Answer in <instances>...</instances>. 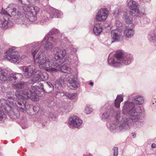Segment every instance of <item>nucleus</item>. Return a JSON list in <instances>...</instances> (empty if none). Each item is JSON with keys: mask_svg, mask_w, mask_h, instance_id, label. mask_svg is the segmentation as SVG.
Here are the masks:
<instances>
[{"mask_svg": "<svg viewBox=\"0 0 156 156\" xmlns=\"http://www.w3.org/2000/svg\"><path fill=\"white\" fill-rule=\"evenodd\" d=\"M109 113L107 112L105 113H104L102 115V118L103 119H107L109 115Z\"/></svg>", "mask_w": 156, "mask_h": 156, "instance_id": "ea45409f", "label": "nucleus"}, {"mask_svg": "<svg viewBox=\"0 0 156 156\" xmlns=\"http://www.w3.org/2000/svg\"><path fill=\"white\" fill-rule=\"evenodd\" d=\"M15 96L16 97V100H15L16 101H25L26 102L25 104L24 105L22 104V105H24L26 108L25 109V111L24 112H21L23 113H26L27 111L30 109L31 108V105L27 104V101L24 98V96L23 93V92L20 91H17L15 93Z\"/></svg>", "mask_w": 156, "mask_h": 156, "instance_id": "ddd939ff", "label": "nucleus"}, {"mask_svg": "<svg viewBox=\"0 0 156 156\" xmlns=\"http://www.w3.org/2000/svg\"><path fill=\"white\" fill-rule=\"evenodd\" d=\"M119 14V11L118 10L117 11V12L116 11L114 13V16H118V14Z\"/></svg>", "mask_w": 156, "mask_h": 156, "instance_id": "79ce46f5", "label": "nucleus"}, {"mask_svg": "<svg viewBox=\"0 0 156 156\" xmlns=\"http://www.w3.org/2000/svg\"><path fill=\"white\" fill-rule=\"evenodd\" d=\"M16 109L13 110L12 109V106L9 104L7 101L4 99L0 100V107L3 108L6 112L8 113V115L12 119H16L19 117L20 114L18 112H21L17 110L16 106Z\"/></svg>", "mask_w": 156, "mask_h": 156, "instance_id": "0eeeda50", "label": "nucleus"}, {"mask_svg": "<svg viewBox=\"0 0 156 156\" xmlns=\"http://www.w3.org/2000/svg\"><path fill=\"white\" fill-rule=\"evenodd\" d=\"M118 148L117 147H115L113 148L114 151V156H117L118 154Z\"/></svg>", "mask_w": 156, "mask_h": 156, "instance_id": "4c0bfd02", "label": "nucleus"}, {"mask_svg": "<svg viewBox=\"0 0 156 156\" xmlns=\"http://www.w3.org/2000/svg\"><path fill=\"white\" fill-rule=\"evenodd\" d=\"M6 118V115L3 112L0 110V120L1 121L5 120Z\"/></svg>", "mask_w": 156, "mask_h": 156, "instance_id": "72a5a7b5", "label": "nucleus"}, {"mask_svg": "<svg viewBox=\"0 0 156 156\" xmlns=\"http://www.w3.org/2000/svg\"><path fill=\"white\" fill-rule=\"evenodd\" d=\"M134 104L132 102H125L122 109L123 113L124 115L129 114L131 118L123 119L119 123L118 119L120 117V112L118 111L116 116V121L114 124L115 125L114 129L118 128L121 130L123 129H128L132 124L133 120L136 121L139 119L142 113L141 108L140 106L134 108Z\"/></svg>", "mask_w": 156, "mask_h": 156, "instance_id": "f257e3e1", "label": "nucleus"}, {"mask_svg": "<svg viewBox=\"0 0 156 156\" xmlns=\"http://www.w3.org/2000/svg\"><path fill=\"white\" fill-rule=\"evenodd\" d=\"M132 58L130 55H124L122 51H119L116 52L113 58L108 59V62L110 65L115 66H119L122 63L127 65L130 63Z\"/></svg>", "mask_w": 156, "mask_h": 156, "instance_id": "39448f33", "label": "nucleus"}, {"mask_svg": "<svg viewBox=\"0 0 156 156\" xmlns=\"http://www.w3.org/2000/svg\"><path fill=\"white\" fill-rule=\"evenodd\" d=\"M41 72H38L36 73V74L32 78L28 81V83L30 84H34L39 80H41Z\"/></svg>", "mask_w": 156, "mask_h": 156, "instance_id": "412c9836", "label": "nucleus"}, {"mask_svg": "<svg viewBox=\"0 0 156 156\" xmlns=\"http://www.w3.org/2000/svg\"><path fill=\"white\" fill-rule=\"evenodd\" d=\"M64 95L70 99H74L76 97L75 93H69L66 92L64 94Z\"/></svg>", "mask_w": 156, "mask_h": 156, "instance_id": "7c9ffc66", "label": "nucleus"}, {"mask_svg": "<svg viewBox=\"0 0 156 156\" xmlns=\"http://www.w3.org/2000/svg\"><path fill=\"white\" fill-rule=\"evenodd\" d=\"M68 122L71 125H73L74 127L77 128L81 125L83 123L82 121L75 115H73L69 118Z\"/></svg>", "mask_w": 156, "mask_h": 156, "instance_id": "dca6fc26", "label": "nucleus"}, {"mask_svg": "<svg viewBox=\"0 0 156 156\" xmlns=\"http://www.w3.org/2000/svg\"><path fill=\"white\" fill-rule=\"evenodd\" d=\"M44 85L46 88H49V90H47V92H51L54 89V86L50 82H44Z\"/></svg>", "mask_w": 156, "mask_h": 156, "instance_id": "cd10ccee", "label": "nucleus"}, {"mask_svg": "<svg viewBox=\"0 0 156 156\" xmlns=\"http://www.w3.org/2000/svg\"><path fill=\"white\" fill-rule=\"evenodd\" d=\"M35 67L33 65L23 66V69L26 78H30L34 75L35 71Z\"/></svg>", "mask_w": 156, "mask_h": 156, "instance_id": "4468645a", "label": "nucleus"}, {"mask_svg": "<svg viewBox=\"0 0 156 156\" xmlns=\"http://www.w3.org/2000/svg\"><path fill=\"white\" fill-rule=\"evenodd\" d=\"M123 100V96L122 95H118L115 101V105L117 108H119L120 104Z\"/></svg>", "mask_w": 156, "mask_h": 156, "instance_id": "4be33fe9", "label": "nucleus"}, {"mask_svg": "<svg viewBox=\"0 0 156 156\" xmlns=\"http://www.w3.org/2000/svg\"><path fill=\"white\" fill-rule=\"evenodd\" d=\"M50 13H47L50 18L53 17H58L59 16L60 11L58 10L53 8H52L50 9Z\"/></svg>", "mask_w": 156, "mask_h": 156, "instance_id": "aec40b11", "label": "nucleus"}, {"mask_svg": "<svg viewBox=\"0 0 156 156\" xmlns=\"http://www.w3.org/2000/svg\"><path fill=\"white\" fill-rule=\"evenodd\" d=\"M26 83L21 82L14 84L13 86L16 89H20L24 87V86H26Z\"/></svg>", "mask_w": 156, "mask_h": 156, "instance_id": "a878e982", "label": "nucleus"}, {"mask_svg": "<svg viewBox=\"0 0 156 156\" xmlns=\"http://www.w3.org/2000/svg\"><path fill=\"white\" fill-rule=\"evenodd\" d=\"M155 102H156V101H155Z\"/></svg>", "mask_w": 156, "mask_h": 156, "instance_id": "de8ad7c7", "label": "nucleus"}, {"mask_svg": "<svg viewBox=\"0 0 156 156\" xmlns=\"http://www.w3.org/2000/svg\"><path fill=\"white\" fill-rule=\"evenodd\" d=\"M151 147L153 148L155 147V144L154 143H153L151 145Z\"/></svg>", "mask_w": 156, "mask_h": 156, "instance_id": "37998d69", "label": "nucleus"}, {"mask_svg": "<svg viewBox=\"0 0 156 156\" xmlns=\"http://www.w3.org/2000/svg\"><path fill=\"white\" fill-rule=\"evenodd\" d=\"M128 6L130 9L132 10L130 12V14L131 15L133 14V11L137 13H139V5L137 2L132 0H129V1H128Z\"/></svg>", "mask_w": 156, "mask_h": 156, "instance_id": "2eb2a0df", "label": "nucleus"}, {"mask_svg": "<svg viewBox=\"0 0 156 156\" xmlns=\"http://www.w3.org/2000/svg\"><path fill=\"white\" fill-rule=\"evenodd\" d=\"M83 156H87L86 155V154H84Z\"/></svg>", "mask_w": 156, "mask_h": 156, "instance_id": "49530a36", "label": "nucleus"}, {"mask_svg": "<svg viewBox=\"0 0 156 156\" xmlns=\"http://www.w3.org/2000/svg\"><path fill=\"white\" fill-rule=\"evenodd\" d=\"M92 111L91 108H89L88 107L86 106L85 108V112L87 114L90 113Z\"/></svg>", "mask_w": 156, "mask_h": 156, "instance_id": "e433bc0d", "label": "nucleus"}, {"mask_svg": "<svg viewBox=\"0 0 156 156\" xmlns=\"http://www.w3.org/2000/svg\"><path fill=\"white\" fill-rule=\"evenodd\" d=\"M59 30L57 29H52L51 31L44 38L42 41L41 44L47 50H51L53 47V44L50 41L55 42L54 38V35L59 33Z\"/></svg>", "mask_w": 156, "mask_h": 156, "instance_id": "423d86ee", "label": "nucleus"}, {"mask_svg": "<svg viewBox=\"0 0 156 156\" xmlns=\"http://www.w3.org/2000/svg\"><path fill=\"white\" fill-rule=\"evenodd\" d=\"M31 90L25 89L23 91V93L24 96V98L27 99L31 98L33 100L36 101L37 96L38 94L37 93V87L31 86Z\"/></svg>", "mask_w": 156, "mask_h": 156, "instance_id": "9d476101", "label": "nucleus"}, {"mask_svg": "<svg viewBox=\"0 0 156 156\" xmlns=\"http://www.w3.org/2000/svg\"><path fill=\"white\" fill-rule=\"evenodd\" d=\"M44 87H45V86L44 85V84H41V88L42 89L43 91L45 93H51V92H47V90H49V88H46V87H45V88H44Z\"/></svg>", "mask_w": 156, "mask_h": 156, "instance_id": "c9c22d12", "label": "nucleus"}, {"mask_svg": "<svg viewBox=\"0 0 156 156\" xmlns=\"http://www.w3.org/2000/svg\"><path fill=\"white\" fill-rule=\"evenodd\" d=\"M9 26L8 21L4 18L1 19L0 20V27L2 29L7 28L8 26H9Z\"/></svg>", "mask_w": 156, "mask_h": 156, "instance_id": "b1692460", "label": "nucleus"}, {"mask_svg": "<svg viewBox=\"0 0 156 156\" xmlns=\"http://www.w3.org/2000/svg\"><path fill=\"white\" fill-rule=\"evenodd\" d=\"M0 13L2 15H5L7 16H10L9 13L7 12L6 11L3 9H2L1 11L0 12Z\"/></svg>", "mask_w": 156, "mask_h": 156, "instance_id": "58836bf2", "label": "nucleus"}, {"mask_svg": "<svg viewBox=\"0 0 156 156\" xmlns=\"http://www.w3.org/2000/svg\"><path fill=\"white\" fill-rule=\"evenodd\" d=\"M53 51L55 55V59H56L53 61L54 67H58L59 71L61 72L65 73H71L72 70L70 68L67 67L66 65H62L58 63L59 62L62 63L64 62V57L66 54V50L63 49L61 50L58 47H56L54 48Z\"/></svg>", "mask_w": 156, "mask_h": 156, "instance_id": "7ed1b4c3", "label": "nucleus"}, {"mask_svg": "<svg viewBox=\"0 0 156 156\" xmlns=\"http://www.w3.org/2000/svg\"><path fill=\"white\" fill-rule=\"evenodd\" d=\"M23 78V75L21 73H12L9 76L6 71L2 70L0 67V80L3 81L7 80L16 82V80L19 81Z\"/></svg>", "mask_w": 156, "mask_h": 156, "instance_id": "6e6552de", "label": "nucleus"}, {"mask_svg": "<svg viewBox=\"0 0 156 156\" xmlns=\"http://www.w3.org/2000/svg\"><path fill=\"white\" fill-rule=\"evenodd\" d=\"M31 52L34 58V62L38 63L39 67L42 69L44 68H48L51 66V62L49 59L46 57L44 53L39 52L36 55L39 49L41 47V45L38 43L34 42L31 45Z\"/></svg>", "mask_w": 156, "mask_h": 156, "instance_id": "f03ea898", "label": "nucleus"}, {"mask_svg": "<svg viewBox=\"0 0 156 156\" xmlns=\"http://www.w3.org/2000/svg\"><path fill=\"white\" fill-rule=\"evenodd\" d=\"M89 84L91 86H93L94 85V83L93 82H90V83H89Z\"/></svg>", "mask_w": 156, "mask_h": 156, "instance_id": "a18cd8bd", "label": "nucleus"}, {"mask_svg": "<svg viewBox=\"0 0 156 156\" xmlns=\"http://www.w3.org/2000/svg\"><path fill=\"white\" fill-rule=\"evenodd\" d=\"M13 94H12L11 92H9L7 93L6 97L7 98V100L9 102L10 105H12V106H16L17 107V110L19 112H24L26 108L24 105H23L22 104L24 105L25 103L26 102L24 101H16L14 99V98L13 97Z\"/></svg>", "mask_w": 156, "mask_h": 156, "instance_id": "1a4fd4ad", "label": "nucleus"}, {"mask_svg": "<svg viewBox=\"0 0 156 156\" xmlns=\"http://www.w3.org/2000/svg\"><path fill=\"white\" fill-rule=\"evenodd\" d=\"M48 75L46 72L41 73V80L44 81L47 80L48 78Z\"/></svg>", "mask_w": 156, "mask_h": 156, "instance_id": "2f4dec72", "label": "nucleus"}, {"mask_svg": "<svg viewBox=\"0 0 156 156\" xmlns=\"http://www.w3.org/2000/svg\"><path fill=\"white\" fill-rule=\"evenodd\" d=\"M124 34L126 37H130L133 35L134 30L132 28H126L124 31Z\"/></svg>", "mask_w": 156, "mask_h": 156, "instance_id": "5701e85b", "label": "nucleus"}, {"mask_svg": "<svg viewBox=\"0 0 156 156\" xmlns=\"http://www.w3.org/2000/svg\"><path fill=\"white\" fill-rule=\"evenodd\" d=\"M49 18V17L48 15V14L46 15V16H42L40 20V23L41 25L44 24V23H45L48 20V19Z\"/></svg>", "mask_w": 156, "mask_h": 156, "instance_id": "c85d7f7f", "label": "nucleus"}, {"mask_svg": "<svg viewBox=\"0 0 156 156\" xmlns=\"http://www.w3.org/2000/svg\"><path fill=\"white\" fill-rule=\"evenodd\" d=\"M15 49L16 47H14L9 48L7 51L10 53L5 56L4 58L13 63H15L21 59V57L19 55L18 52L13 51Z\"/></svg>", "mask_w": 156, "mask_h": 156, "instance_id": "9b49d317", "label": "nucleus"}, {"mask_svg": "<svg viewBox=\"0 0 156 156\" xmlns=\"http://www.w3.org/2000/svg\"><path fill=\"white\" fill-rule=\"evenodd\" d=\"M102 27L101 23L96 24L93 27V32L96 35H99L102 31Z\"/></svg>", "mask_w": 156, "mask_h": 156, "instance_id": "a211bd4d", "label": "nucleus"}, {"mask_svg": "<svg viewBox=\"0 0 156 156\" xmlns=\"http://www.w3.org/2000/svg\"><path fill=\"white\" fill-rule=\"evenodd\" d=\"M132 101L135 102L136 104L141 105L144 102V99L143 97L138 96H136Z\"/></svg>", "mask_w": 156, "mask_h": 156, "instance_id": "393cba45", "label": "nucleus"}, {"mask_svg": "<svg viewBox=\"0 0 156 156\" xmlns=\"http://www.w3.org/2000/svg\"><path fill=\"white\" fill-rule=\"evenodd\" d=\"M11 14L14 16H20L21 15V12L20 11L17 10L16 8H14L12 9V11L11 12Z\"/></svg>", "mask_w": 156, "mask_h": 156, "instance_id": "c756f323", "label": "nucleus"}, {"mask_svg": "<svg viewBox=\"0 0 156 156\" xmlns=\"http://www.w3.org/2000/svg\"><path fill=\"white\" fill-rule=\"evenodd\" d=\"M50 62H51V66L48 68H44V69L47 71L52 72H57L58 71H59L58 68V69H56L55 68H51V67L54 66H54L53 65V62H52V61L51 60H50Z\"/></svg>", "mask_w": 156, "mask_h": 156, "instance_id": "bb28decb", "label": "nucleus"}, {"mask_svg": "<svg viewBox=\"0 0 156 156\" xmlns=\"http://www.w3.org/2000/svg\"><path fill=\"white\" fill-rule=\"evenodd\" d=\"M33 110L35 113H37L40 110V108L38 106H34L33 108Z\"/></svg>", "mask_w": 156, "mask_h": 156, "instance_id": "a19ab883", "label": "nucleus"}, {"mask_svg": "<svg viewBox=\"0 0 156 156\" xmlns=\"http://www.w3.org/2000/svg\"><path fill=\"white\" fill-rule=\"evenodd\" d=\"M132 134L133 138H135L136 137V134L135 133H132Z\"/></svg>", "mask_w": 156, "mask_h": 156, "instance_id": "c03bdc74", "label": "nucleus"}, {"mask_svg": "<svg viewBox=\"0 0 156 156\" xmlns=\"http://www.w3.org/2000/svg\"><path fill=\"white\" fill-rule=\"evenodd\" d=\"M151 38L154 42V44L156 46V34H151Z\"/></svg>", "mask_w": 156, "mask_h": 156, "instance_id": "f704fd0d", "label": "nucleus"}, {"mask_svg": "<svg viewBox=\"0 0 156 156\" xmlns=\"http://www.w3.org/2000/svg\"><path fill=\"white\" fill-rule=\"evenodd\" d=\"M123 19H125V21L127 23L131 24V18L129 17V16H128L126 14L124 15L123 17Z\"/></svg>", "mask_w": 156, "mask_h": 156, "instance_id": "473e14b6", "label": "nucleus"}, {"mask_svg": "<svg viewBox=\"0 0 156 156\" xmlns=\"http://www.w3.org/2000/svg\"><path fill=\"white\" fill-rule=\"evenodd\" d=\"M122 33L118 29L112 30L111 31V35L113 41L112 43L116 41H118L120 39Z\"/></svg>", "mask_w": 156, "mask_h": 156, "instance_id": "f3484780", "label": "nucleus"}, {"mask_svg": "<svg viewBox=\"0 0 156 156\" xmlns=\"http://www.w3.org/2000/svg\"><path fill=\"white\" fill-rule=\"evenodd\" d=\"M20 2L25 5L23 8V12L25 17L30 21L33 22L37 19V15L40 11L37 6H33L29 0H20Z\"/></svg>", "mask_w": 156, "mask_h": 156, "instance_id": "20e7f679", "label": "nucleus"}, {"mask_svg": "<svg viewBox=\"0 0 156 156\" xmlns=\"http://www.w3.org/2000/svg\"><path fill=\"white\" fill-rule=\"evenodd\" d=\"M108 11L107 9L101 8L96 15V20L98 22H103L105 21L108 16Z\"/></svg>", "mask_w": 156, "mask_h": 156, "instance_id": "f8f14e48", "label": "nucleus"}, {"mask_svg": "<svg viewBox=\"0 0 156 156\" xmlns=\"http://www.w3.org/2000/svg\"><path fill=\"white\" fill-rule=\"evenodd\" d=\"M68 81L70 86L73 88H76L78 87V83L75 80V78L73 76H71L69 77Z\"/></svg>", "mask_w": 156, "mask_h": 156, "instance_id": "6ab92c4d", "label": "nucleus"}]
</instances>
